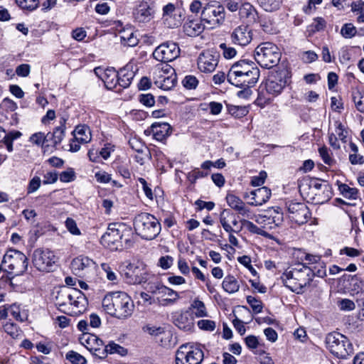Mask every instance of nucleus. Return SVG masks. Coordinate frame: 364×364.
Here are the masks:
<instances>
[{
  "label": "nucleus",
  "mask_w": 364,
  "mask_h": 364,
  "mask_svg": "<svg viewBox=\"0 0 364 364\" xmlns=\"http://www.w3.org/2000/svg\"><path fill=\"white\" fill-rule=\"evenodd\" d=\"M259 77V68L254 62L248 60L235 63L227 75L228 81L235 86L253 87Z\"/></svg>",
  "instance_id": "1"
},
{
  "label": "nucleus",
  "mask_w": 364,
  "mask_h": 364,
  "mask_svg": "<svg viewBox=\"0 0 364 364\" xmlns=\"http://www.w3.org/2000/svg\"><path fill=\"white\" fill-rule=\"evenodd\" d=\"M102 305L108 314L119 319L129 317L134 309L131 297L124 291H114L106 294L102 299Z\"/></svg>",
  "instance_id": "2"
},
{
  "label": "nucleus",
  "mask_w": 364,
  "mask_h": 364,
  "mask_svg": "<svg viewBox=\"0 0 364 364\" xmlns=\"http://www.w3.org/2000/svg\"><path fill=\"white\" fill-rule=\"evenodd\" d=\"M100 242L112 250L129 248L133 245L132 230L122 223H111L101 237Z\"/></svg>",
  "instance_id": "3"
},
{
  "label": "nucleus",
  "mask_w": 364,
  "mask_h": 364,
  "mask_svg": "<svg viewBox=\"0 0 364 364\" xmlns=\"http://www.w3.org/2000/svg\"><path fill=\"white\" fill-rule=\"evenodd\" d=\"M313 278L311 268L304 264H299L291 270L286 271L282 277L285 287L296 294L304 292L305 289L310 286Z\"/></svg>",
  "instance_id": "4"
},
{
  "label": "nucleus",
  "mask_w": 364,
  "mask_h": 364,
  "mask_svg": "<svg viewBox=\"0 0 364 364\" xmlns=\"http://www.w3.org/2000/svg\"><path fill=\"white\" fill-rule=\"evenodd\" d=\"M134 227L137 235L144 240L154 239L161 231V224L151 214L141 213L134 219Z\"/></svg>",
  "instance_id": "5"
},
{
  "label": "nucleus",
  "mask_w": 364,
  "mask_h": 364,
  "mask_svg": "<svg viewBox=\"0 0 364 364\" xmlns=\"http://www.w3.org/2000/svg\"><path fill=\"white\" fill-rule=\"evenodd\" d=\"M325 342L326 348L337 358L346 359L353 353V346L350 340L338 332L328 333Z\"/></svg>",
  "instance_id": "6"
},
{
  "label": "nucleus",
  "mask_w": 364,
  "mask_h": 364,
  "mask_svg": "<svg viewBox=\"0 0 364 364\" xmlns=\"http://www.w3.org/2000/svg\"><path fill=\"white\" fill-rule=\"evenodd\" d=\"M278 47L271 42H264L257 46L255 50L256 61L263 68H271L280 60Z\"/></svg>",
  "instance_id": "7"
},
{
  "label": "nucleus",
  "mask_w": 364,
  "mask_h": 364,
  "mask_svg": "<svg viewBox=\"0 0 364 364\" xmlns=\"http://www.w3.org/2000/svg\"><path fill=\"white\" fill-rule=\"evenodd\" d=\"M28 259L21 252L10 249L4 255L2 265L4 271L16 275L25 272L28 267Z\"/></svg>",
  "instance_id": "8"
},
{
  "label": "nucleus",
  "mask_w": 364,
  "mask_h": 364,
  "mask_svg": "<svg viewBox=\"0 0 364 364\" xmlns=\"http://www.w3.org/2000/svg\"><path fill=\"white\" fill-rule=\"evenodd\" d=\"M203 358V351L197 344H183L176 353V364H200Z\"/></svg>",
  "instance_id": "9"
},
{
  "label": "nucleus",
  "mask_w": 364,
  "mask_h": 364,
  "mask_svg": "<svg viewBox=\"0 0 364 364\" xmlns=\"http://www.w3.org/2000/svg\"><path fill=\"white\" fill-rule=\"evenodd\" d=\"M200 17L210 28H216L225 22V10L220 4H206L203 6Z\"/></svg>",
  "instance_id": "10"
},
{
  "label": "nucleus",
  "mask_w": 364,
  "mask_h": 364,
  "mask_svg": "<svg viewBox=\"0 0 364 364\" xmlns=\"http://www.w3.org/2000/svg\"><path fill=\"white\" fill-rule=\"evenodd\" d=\"M56 257L54 252L48 249H36L32 257V262L34 267L41 272H50L56 262Z\"/></svg>",
  "instance_id": "11"
},
{
  "label": "nucleus",
  "mask_w": 364,
  "mask_h": 364,
  "mask_svg": "<svg viewBox=\"0 0 364 364\" xmlns=\"http://www.w3.org/2000/svg\"><path fill=\"white\" fill-rule=\"evenodd\" d=\"M180 55V48L174 42L168 41L159 46L154 51V58L161 63L171 62Z\"/></svg>",
  "instance_id": "12"
},
{
  "label": "nucleus",
  "mask_w": 364,
  "mask_h": 364,
  "mask_svg": "<svg viewBox=\"0 0 364 364\" xmlns=\"http://www.w3.org/2000/svg\"><path fill=\"white\" fill-rule=\"evenodd\" d=\"M286 74L283 71L272 72L267 77L264 86L267 92L276 97L281 94L287 85Z\"/></svg>",
  "instance_id": "13"
},
{
  "label": "nucleus",
  "mask_w": 364,
  "mask_h": 364,
  "mask_svg": "<svg viewBox=\"0 0 364 364\" xmlns=\"http://www.w3.org/2000/svg\"><path fill=\"white\" fill-rule=\"evenodd\" d=\"M80 342L86 347L95 356L103 359L106 358L105 344L96 335L85 333L80 338Z\"/></svg>",
  "instance_id": "14"
},
{
  "label": "nucleus",
  "mask_w": 364,
  "mask_h": 364,
  "mask_svg": "<svg viewBox=\"0 0 364 364\" xmlns=\"http://www.w3.org/2000/svg\"><path fill=\"white\" fill-rule=\"evenodd\" d=\"M124 274L127 282L132 284H141L147 280V272L143 264H128Z\"/></svg>",
  "instance_id": "15"
},
{
  "label": "nucleus",
  "mask_w": 364,
  "mask_h": 364,
  "mask_svg": "<svg viewBox=\"0 0 364 364\" xmlns=\"http://www.w3.org/2000/svg\"><path fill=\"white\" fill-rule=\"evenodd\" d=\"M288 212L289 218L299 225L306 223L311 215L308 207L302 203H290Z\"/></svg>",
  "instance_id": "16"
},
{
  "label": "nucleus",
  "mask_w": 364,
  "mask_h": 364,
  "mask_svg": "<svg viewBox=\"0 0 364 364\" xmlns=\"http://www.w3.org/2000/svg\"><path fill=\"white\" fill-rule=\"evenodd\" d=\"M219 55L210 50L201 53L198 58V68L205 73L213 72L218 63Z\"/></svg>",
  "instance_id": "17"
},
{
  "label": "nucleus",
  "mask_w": 364,
  "mask_h": 364,
  "mask_svg": "<svg viewBox=\"0 0 364 364\" xmlns=\"http://www.w3.org/2000/svg\"><path fill=\"white\" fill-rule=\"evenodd\" d=\"M230 40L235 45L246 46L252 40V31L248 26L240 25L232 31Z\"/></svg>",
  "instance_id": "18"
},
{
  "label": "nucleus",
  "mask_w": 364,
  "mask_h": 364,
  "mask_svg": "<svg viewBox=\"0 0 364 364\" xmlns=\"http://www.w3.org/2000/svg\"><path fill=\"white\" fill-rule=\"evenodd\" d=\"M77 295H79L77 289L64 287L57 293L55 305L58 306L61 311L67 314L70 298L73 296L74 299H77Z\"/></svg>",
  "instance_id": "19"
},
{
  "label": "nucleus",
  "mask_w": 364,
  "mask_h": 364,
  "mask_svg": "<svg viewBox=\"0 0 364 364\" xmlns=\"http://www.w3.org/2000/svg\"><path fill=\"white\" fill-rule=\"evenodd\" d=\"M95 74L105 83L109 90L114 89L117 85V73L114 68H103L97 67L94 69Z\"/></svg>",
  "instance_id": "20"
},
{
  "label": "nucleus",
  "mask_w": 364,
  "mask_h": 364,
  "mask_svg": "<svg viewBox=\"0 0 364 364\" xmlns=\"http://www.w3.org/2000/svg\"><path fill=\"white\" fill-rule=\"evenodd\" d=\"M77 299H74L73 296L70 298L69 302V308L67 314L70 316H77L82 314L87 308V300L85 294L79 289H77Z\"/></svg>",
  "instance_id": "21"
},
{
  "label": "nucleus",
  "mask_w": 364,
  "mask_h": 364,
  "mask_svg": "<svg viewBox=\"0 0 364 364\" xmlns=\"http://www.w3.org/2000/svg\"><path fill=\"white\" fill-rule=\"evenodd\" d=\"M95 267V262L85 256H79L73 259L71 262V269L75 274H80L82 272L93 269Z\"/></svg>",
  "instance_id": "22"
},
{
  "label": "nucleus",
  "mask_w": 364,
  "mask_h": 364,
  "mask_svg": "<svg viewBox=\"0 0 364 364\" xmlns=\"http://www.w3.org/2000/svg\"><path fill=\"white\" fill-rule=\"evenodd\" d=\"M250 195L251 200L248 202V204L252 206H259L269 200L272 192L269 188L263 186L250 191Z\"/></svg>",
  "instance_id": "23"
},
{
  "label": "nucleus",
  "mask_w": 364,
  "mask_h": 364,
  "mask_svg": "<svg viewBox=\"0 0 364 364\" xmlns=\"http://www.w3.org/2000/svg\"><path fill=\"white\" fill-rule=\"evenodd\" d=\"M134 65L132 63H128L121 68L117 73V85L123 88L128 87L135 75Z\"/></svg>",
  "instance_id": "24"
},
{
  "label": "nucleus",
  "mask_w": 364,
  "mask_h": 364,
  "mask_svg": "<svg viewBox=\"0 0 364 364\" xmlns=\"http://www.w3.org/2000/svg\"><path fill=\"white\" fill-rule=\"evenodd\" d=\"M153 10L146 1H141L138 4L134 13V18L137 22L146 23L153 18Z\"/></svg>",
  "instance_id": "25"
},
{
  "label": "nucleus",
  "mask_w": 364,
  "mask_h": 364,
  "mask_svg": "<svg viewBox=\"0 0 364 364\" xmlns=\"http://www.w3.org/2000/svg\"><path fill=\"white\" fill-rule=\"evenodd\" d=\"M205 26L200 19H193L186 21L183 26V30L186 35L190 37H196L203 32Z\"/></svg>",
  "instance_id": "26"
},
{
  "label": "nucleus",
  "mask_w": 364,
  "mask_h": 364,
  "mask_svg": "<svg viewBox=\"0 0 364 364\" xmlns=\"http://www.w3.org/2000/svg\"><path fill=\"white\" fill-rule=\"evenodd\" d=\"M241 19H245L249 23H255L258 20V13L255 8L249 2L241 4L238 9Z\"/></svg>",
  "instance_id": "27"
},
{
  "label": "nucleus",
  "mask_w": 364,
  "mask_h": 364,
  "mask_svg": "<svg viewBox=\"0 0 364 364\" xmlns=\"http://www.w3.org/2000/svg\"><path fill=\"white\" fill-rule=\"evenodd\" d=\"M312 178L309 176L303 177L298 181V188L301 196L306 200L310 201L314 198V188L312 186Z\"/></svg>",
  "instance_id": "28"
},
{
  "label": "nucleus",
  "mask_w": 364,
  "mask_h": 364,
  "mask_svg": "<svg viewBox=\"0 0 364 364\" xmlns=\"http://www.w3.org/2000/svg\"><path fill=\"white\" fill-rule=\"evenodd\" d=\"M170 73L171 74L174 73V69L170 65L163 63L156 65L151 70L154 84L156 85L159 80L166 78Z\"/></svg>",
  "instance_id": "29"
},
{
  "label": "nucleus",
  "mask_w": 364,
  "mask_h": 364,
  "mask_svg": "<svg viewBox=\"0 0 364 364\" xmlns=\"http://www.w3.org/2000/svg\"><path fill=\"white\" fill-rule=\"evenodd\" d=\"M119 36L122 43L125 46L134 47L138 44L139 39L131 26L119 30Z\"/></svg>",
  "instance_id": "30"
},
{
  "label": "nucleus",
  "mask_w": 364,
  "mask_h": 364,
  "mask_svg": "<svg viewBox=\"0 0 364 364\" xmlns=\"http://www.w3.org/2000/svg\"><path fill=\"white\" fill-rule=\"evenodd\" d=\"M154 138L158 141H163L171 133V127L168 123H154L151 127Z\"/></svg>",
  "instance_id": "31"
},
{
  "label": "nucleus",
  "mask_w": 364,
  "mask_h": 364,
  "mask_svg": "<svg viewBox=\"0 0 364 364\" xmlns=\"http://www.w3.org/2000/svg\"><path fill=\"white\" fill-rule=\"evenodd\" d=\"M267 222V225H270L269 228L279 226L283 221V215L282 213L273 210L272 212H269V215H259L257 222L262 223ZM266 223L264 224V226Z\"/></svg>",
  "instance_id": "32"
},
{
  "label": "nucleus",
  "mask_w": 364,
  "mask_h": 364,
  "mask_svg": "<svg viewBox=\"0 0 364 364\" xmlns=\"http://www.w3.org/2000/svg\"><path fill=\"white\" fill-rule=\"evenodd\" d=\"M175 325L180 329L189 331L193 326V321L188 312L178 314L174 319Z\"/></svg>",
  "instance_id": "33"
},
{
  "label": "nucleus",
  "mask_w": 364,
  "mask_h": 364,
  "mask_svg": "<svg viewBox=\"0 0 364 364\" xmlns=\"http://www.w3.org/2000/svg\"><path fill=\"white\" fill-rule=\"evenodd\" d=\"M75 139L81 143H88L91 140V132L88 127L78 125L73 132Z\"/></svg>",
  "instance_id": "34"
},
{
  "label": "nucleus",
  "mask_w": 364,
  "mask_h": 364,
  "mask_svg": "<svg viewBox=\"0 0 364 364\" xmlns=\"http://www.w3.org/2000/svg\"><path fill=\"white\" fill-rule=\"evenodd\" d=\"M234 218V214L228 210H223L220 215V223L223 229L228 233L231 232H239L242 230V227H240L238 230H234V228L230 224V218Z\"/></svg>",
  "instance_id": "35"
},
{
  "label": "nucleus",
  "mask_w": 364,
  "mask_h": 364,
  "mask_svg": "<svg viewBox=\"0 0 364 364\" xmlns=\"http://www.w3.org/2000/svg\"><path fill=\"white\" fill-rule=\"evenodd\" d=\"M152 292L154 294H161L162 296H168V298L166 299L165 301L171 304L176 302L179 299V295L176 291L163 285H157L156 287V289L152 290Z\"/></svg>",
  "instance_id": "36"
},
{
  "label": "nucleus",
  "mask_w": 364,
  "mask_h": 364,
  "mask_svg": "<svg viewBox=\"0 0 364 364\" xmlns=\"http://www.w3.org/2000/svg\"><path fill=\"white\" fill-rule=\"evenodd\" d=\"M223 289L229 294H234L239 291L240 284L237 279L232 275H228L222 283Z\"/></svg>",
  "instance_id": "37"
},
{
  "label": "nucleus",
  "mask_w": 364,
  "mask_h": 364,
  "mask_svg": "<svg viewBox=\"0 0 364 364\" xmlns=\"http://www.w3.org/2000/svg\"><path fill=\"white\" fill-rule=\"evenodd\" d=\"M274 97V96H272V95L267 92L264 86H260L258 96L255 101V104L261 108H263L267 105L269 104Z\"/></svg>",
  "instance_id": "38"
},
{
  "label": "nucleus",
  "mask_w": 364,
  "mask_h": 364,
  "mask_svg": "<svg viewBox=\"0 0 364 364\" xmlns=\"http://www.w3.org/2000/svg\"><path fill=\"white\" fill-rule=\"evenodd\" d=\"M312 186L314 191L321 190L323 191L324 195L323 197V199L324 200H330L332 197V191H331V187L327 184L325 182L321 181L318 178H312Z\"/></svg>",
  "instance_id": "39"
},
{
  "label": "nucleus",
  "mask_w": 364,
  "mask_h": 364,
  "mask_svg": "<svg viewBox=\"0 0 364 364\" xmlns=\"http://www.w3.org/2000/svg\"><path fill=\"white\" fill-rule=\"evenodd\" d=\"M21 136V133L18 131L11 132L8 134H4L1 136L0 143H2L6 147L8 151L11 152L13 151V141L14 139L19 138Z\"/></svg>",
  "instance_id": "40"
},
{
  "label": "nucleus",
  "mask_w": 364,
  "mask_h": 364,
  "mask_svg": "<svg viewBox=\"0 0 364 364\" xmlns=\"http://www.w3.org/2000/svg\"><path fill=\"white\" fill-rule=\"evenodd\" d=\"M156 86L161 89L164 90H169L172 87H173L176 83V75L175 72L171 73L166 77V78H163V80H159Z\"/></svg>",
  "instance_id": "41"
},
{
  "label": "nucleus",
  "mask_w": 364,
  "mask_h": 364,
  "mask_svg": "<svg viewBox=\"0 0 364 364\" xmlns=\"http://www.w3.org/2000/svg\"><path fill=\"white\" fill-rule=\"evenodd\" d=\"M338 190L342 196L346 198L354 200L358 197V189L355 188H351L346 183L341 184L338 186Z\"/></svg>",
  "instance_id": "42"
},
{
  "label": "nucleus",
  "mask_w": 364,
  "mask_h": 364,
  "mask_svg": "<svg viewBox=\"0 0 364 364\" xmlns=\"http://www.w3.org/2000/svg\"><path fill=\"white\" fill-rule=\"evenodd\" d=\"M104 350L106 353V357L109 353H117L120 355H125L127 353V350L126 348L114 342H110L107 346H105Z\"/></svg>",
  "instance_id": "43"
},
{
  "label": "nucleus",
  "mask_w": 364,
  "mask_h": 364,
  "mask_svg": "<svg viewBox=\"0 0 364 364\" xmlns=\"http://www.w3.org/2000/svg\"><path fill=\"white\" fill-rule=\"evenodd\" d=\"M191 309L193 310L196 317H205L207 316V311L204 303L199 299H195L191 305Z\"/></svg>",
  "instance_id": "44"
},
{
  "label": "nucleus",
  "mask_w": 364,
  "mask_h": 364,
  "mask_svg": "<svg viewBox=\"0 0 364 364\" xmlns=\"http://www.w3.org/2000/svg\"><path fill=\"white\" fill-rule=\"evenodd\" d=\"M259 6L266 11L272 12L279 9L280 0H257Z\"/></svg>",
  "instance_id": "45"
},
{
  "label": "nucleus",
  "mask_w": 364,
  "mask_h": 364,
  "mask_svg": "<svg viewBox=\"0 0 364 364\" xmlns=\"http://www.w3.org/2000/svg\"><path fill=\"white\" fill-rule=\"evenodd\" d=\"M9 314L17 321L23 322L28 318L26 311H21L20 306L16 304L11 305L8 309Z\"/></svg>",
  "instance_id": "46"
},
{
  "label": "nucleus",
  "mask_w": 364,
  "mask_h": 364,
  "mask_svg": "<svg viewBox=\"0 0 364 364\" xmlns=\"http://www.w3.org/2000/svg\"><path fill=\"white\" fill-rule=\"evenodd\" d=\"M228 109L229 113L236 118L243 117L249 112L248 108L245 106L229 105Z\"/></svg>",
  "instance_id": "47"
},
{
  "label": "nucleus",
  "mask_w": 364,
  "mask_h": 364,
  "mask_svg": "<svg viewBox=\"0 0 364 364\" xmlns=\"http://www.w3.org/2000/svg\"><path fill=\"white\" fill-rule=\"evenodd\" d=\"M182 18L180 14L176 13L173 15L168 16L164 18V23L168 28L178 27L181 23Z\"/></svg>",
  "instance_id": "48"
},
{
  "label": "nucleus",
  "mask_w": 364,
  "mask_h": 364,
  "mask_svg": "<svg viewBox=\"0 0 364 364\" xmlns=\"http://www.w3.org/2000/svg\"><path fill=\"white\" fill-rule=\"evenodd\" d=\"M17 5L22 9L28 11H33L38 6V0H16Z\"/></svg>",
  "instance_id": "49"
},
{
  "label": "nucleus",
  "mask_w": 364,
  "mask_h": 364,
  "mask_svg": "<svg viewBox=\"0 0 364 364\" xmlns=\"http://www.w3.org/2000/svg\"><path fill=\"white\" fill-rule=\"evenodd\" d=\"M318 153L323 161L326 164L332 166L333 164H335V160L331 157V153L330 150L326 146L320 147L318 149Z\"/></svg>",
  "instance_id": "50"
},
{
  "label": "nucleus",
  "mask_w": 364,
  "mask_h": 364,
  "mask_svg": "<svg viewBox=\"0 0 364 364\" xmlns=\"http://www.w3.org/2000/svg\"><path fill=\"white\" fill-rule=\"evenodd\" d=\"M4 331L13 338H18L22 336L21 330L13 323H7L4 326Z\"/></svg>",
  "instance_id": "51"
},
{
  "label": "nucleus",
  "mask_w": 364,
  "mask_h": 364,
  "mask_svg": "<svg viewBox=\"0 0 364 364\" xmlns=\"http://www.w3.org/2000/svg\"><path fill=\"white\" fill-rule=\"evenodd\" d=\"M226 200L228 205L235 210H237L245 203L237 196L233 194H228L226 196Z\"/></svg>",
  "instance_id": "52"
},
{
  "label": "nucleus",
  "mask_w": 364,
  "mask_h": 364,
  "mask_svg": "<svg viewBox=\"0 0 364 364\" xmlns=\"http://www.w3.org/2000/svg\"><path fill=\"white\" fill-rule=\"evenodd\" d=\"M65 121L63 123H61V125L60 127H56L53 134H52V138L53 141L54 145H57L60 144L65 134V125H64Z\"/></svg>",
  "instance_id": "53"
},
{
  "label": "nucleus",
  "mask_w": 364,
  "mask_h": 364,
  "mask_svg": "<svg viewBox=\"0 0 364 364\" xmlns=\"http://www.w3.org/2000/svg\"><path fill=\"white\" fill-rule=\"evenodd\" d=\"M357 33L356 28L352 23H345L341 30V34L346 38H351Z\"/></svg>",
  "instance_id": "54"
},
{
  "label": "nucleus",
  "mask_w": 364,
  "mask_h": 364,
  "mask_svg": "<svg viewBox=\"0 0 364 364\" xmlns=\"http://www.w3.org/2000/svg\"><path fill=\"white\" fill-rule=\"evenodd\" d=\"M66 358L73 364H86L87 362L82 355L73 350L66 354Z\"/></svg>",
  "instance_id": "55"
},
{
  "label": "nucleus",
  "mask_w": 364,
  "mask_h": 364,
  "mask_svg": "<svg viewBox=\"0 0 364 364\" xmlns=\"http://www.w3.org/2000/svg\"><path fill=\"white\" fill-rule=\"evenodd\" d=\"M247 301L255 314L260 313L262 311V303L260 300L254 296H247Z\"/></svg>",
  "instance_id": "56"
},
{
  "label": "nucleus",
  "mask_w": 364,
  "mask_h": 364,
  "mask_svg": "<svg viewBox=\"0 0 364 364\" xmlns=\"http://www.w3.org/2000/svg\"><path fill=\"white\" fill-rule=\"evenodd\" d=\"M67 230L73 235H80L81 232L76 222L71 218H68L65 222Z\"/></svg>",
  "instance_id": "57"
},
{
  "label": "nucleus",
  "mask_w": 364,
  "mask_h": 364,
  "mask_svg": "<svg viewBox=\"0 0 364 364\" xmlns=\"http://www.w3.org/2000/svg\"><path fill=\"white\" fill-rule=\"evenodd\" d=\"M311 268L314 277L317 276L323 278L326 276V264L323 262H319L318 264L313 266Z\"/></svg>",
  "instance_id": "58"
},
{
  "label": "nucleus",
  "mask_w": 364,
  "mask_h": 364,
  "mask_svg": "<svg viewBox=\"0 0 364 364\" xmlns=\"http://www.w3.org/2000/svg\"><path fill=\"white\" fill-rule=\"evenodd\" d=\"M240 222L242 225L251 232L257 233L259 235H263L264 231L259 228H258L257 225H255L253 223L246 219H242Z\"/></svg>",
  "instance_id": "59"
},
{
  "label": "nucleus",
  "mask_w": 364,
  "mask_h": 364,
  "mask_svg": "<svg viewBox=\"0 0 364 364\" xmlns=\"http://www.w3.org/2000/svg\"><path fill=\"white\" fill-rule=\"evenodd\" d=\"M198 84V79L193 75H187L183 80V85L187 89H195Z\"/></svg>",
  "instance_id": "60"
},
{
  "label": "nucleus",
  "mask_w": 364,
  "mask_h": 364,
  "mask_svg": "<svg viewBox=\"0 0 364 364\" xmlns=\"http://www.w3.org/2000/svg\"><path fill=\"white\" fill-rule=\"evenodd\" d=\"M325 26V20L322 18H317L314 20V22L310 25L309 28L311 32L315 33L323 30Z\"/></svg>",
  "instance_id": "61"
},
{
  "label": "nucleus",
  "mask_w": 364,
  "mask_h": 364,
  "mask_svg": "<svg viewBox=\"0 0 364 364\" xmlns=\"http://www.w3.org/2000/svg\"><path fill=\"white\" fill-rule=\"evenodd\" d=\"M220 48L223 50V56L227 59L232 58L237 54V51L234 48L228 46L225 43H221Z\"/></svg>",
  "instance_id": "62"
},
{
  "label": "nucleus",
  "mask_w": 364,
  "mask_h": 364,
  "mask_svg": "<svg viewBox=\"0 0 364 364\" xmlns=\"http://www.w3.org/2000/svg\"><path fill=\"white\" fill-rule=\"evenodd\" d=\"M102 270L106 273V277L109 281L116 282L117 281V277L116 274L112 271V268L108 264L102 263L101 264Z\"/></svg>",
  "instance_id": "63"
},
{
  "label": "nucleus",
  "mask_w": 364,
  "mask_h": 364,
  "mask_svg": "<svg viewBox=\"0 0 364 364\" xmlns=\"http://www.w3.org/2000/svg\"><path fill=\"white\" fill-rule=\"evenodd\" d=\"M338 306L342 311H352L355 308V304L350 299H343L338 301Z\"/></svg>",
  "instance_id": "64"
}]
</instances>
